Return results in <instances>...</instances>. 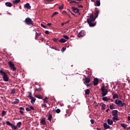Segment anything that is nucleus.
Masks as SVG:
<instances>
[{
	"label": "nucleus",
	"instance_id": "49530a36",
	"mask_svg": "<svg viewBox=\"0 0 130 130\" xmlns=\"http://www.w3.org/2000/svg\"><path fill=\"white\" fill-rule=\"evenodd\" d=\"M59 10H63V5L59 7Z\"/></svg>",
	"mask_w": 130,
	"mask_h": 130
},
{
	"label": "nucleus",
	"instance_id": "680f3d73",
	"mask_svg": "<svg viewBox=\"0 0 130 130\" xmlns=\"http://www.w3.org/2000/svg\"><path fill=\"white\" fill-rule=\"evenodd\" d=\"M67 11H68V12H70V13H71V12H72V11H71V10H70L69 9H67Z\"/></svg>",
	"mask_w": 130,
	"mask_h": 130
},
{
	"label": "nucleus",
	"instance_id": "c03bdc74",
	"mask_svg": "<svg viewBox=\"0 0 130 130\" xmlns=\"http://www.w3.org/2000/svg\"><path fill=\"white\" fill-rule=\"evenodd\" d=\"M0 74H1V75H3V76H4V75L6 74V73H5L4 72H3L2 70H0Z\"/></svg>",
	"mask_w": 130,
	"mask_h": 130
},
{
	"label": "nucleus",
	"instance_id": "0eeeda50",
	"mask_svg": "<svg viewBox=\"0 0 130 130\" xmlns=\"http://www.w3.org/2000/svg\"><path fill=\"white\" fill-rule=\"evenodd\" d=\"M71 9L73 10V12L75 13V14H79V16L81 15V13H80V9L74 7H71Z\"/></svg>",
	"mask_w": 130,
	"mask_h": 130
},
{
	"label": "nucleus",
	"instance_id": "ddd939ff",
	"mask_svg": "<svg viewBox=\"0 0 130 130\" xmlns=\"http://www.w3.org/2000/svg\"><path fill=\"white\" fill-rule=\"evenodd\" d=\"M113 120H112L110 119H107V122L109 125H112V124H113Z\"/></svg>",
	"mask_w": 130,
	"mask_h": 130
},
{
	"label": "nucleus",
	"instance_id": "f03ea898",
	"mask_svg": "<svg viewBox=\"0 0 130 130\" xmlns=\"http://www.w3.org/2000/svg\"><path fill=\"white\" fill-rule=\"evenodd\" d=\"M118 111L117 110H114L112 111V114L113 116L112 119L113 121H115V120L118 121L119 119H118Z\"/></svg>",
	"mask_w": 130,
	"mask_h": 130
},
{
	"label": "nucleus",
	"instance_id": "4c0bfd02",
	"mask_svg": "<svg viewBox=\"0 0 130 130\" xmlns=\"http://www.w3.org/2000/svg\"><path fill=\"white\" fill-rule=\"evenodd\" d=\"M110 109L112 110V109H115V108H114V105L113 104H111L110 106Z\"/></svg>",
	"mask_w": 130,
	"mask_h": 130
},
{
	"label": "nucleus",
	"instance_id": "09e8293b",
	"mask_svg": "<svg viewBox=\"0 0 130 130\" xmlns=\"http://www.w3.org/2000/svg\"><path fill=\"white\" fill-rule=\"evenodd\" d=\"M45 33V34H47V35H49L50 32H49V31H48V30H46Z\"/></svg>",
	"mask_w": 130,
	"mask_h": 130
},
{
	"label": "nucleus",
	"instance_id": "6e6d98bb",
	"mask_svg": "<svg viewBox=\"0 0 130 130\" xmlns=\"http://www.w3.org/2000/svg\"><path fill=\"white\" fill-rule=\"evenodd\" d=\"M62 14H66L67 15H68V13L64 10L62 11Z\"/></svg>",
	"mask_w": 130,
	"mask_h": 130
},
{
	"label": "nucleus",
	"instance_id": "864d4df0",
	"mask_svg": "<svg viewBox=\"0 0 130 130\" xmlns=\"http://www.w3.org/2000/svg\"><path fill=\"white\" fill-rule=\"evenodd\" d=\"M90 122H91V124H94V120L91 119Z\"/></svg>",
	"mask_w": 130,
	"mask_h": 130
},
{
	"label": "nucleus",
	"instance_id": "2f4dec72",
	"mask_svg": "<svg viewBox=\"0 0 130 130\" xmlns=\"http://www.w3.org/2000/svg\"><path fill=\"white\" fill-rule=\"evenodd\" d=\"M121 126H122V127H123V128H124V129H125L126 128V124H124V123H122L120 124Z\"/></svg>",
	"mask_w": 130,
	"mask_h": 130
},
{
	"label": "nucleus",
	"instance_id": "b1692460",
	"mask_svg": "<svg viewBox=\"0 0 130 130\" xmlns=\"http://www.w3.org/2000/svg\"><path fill=\"white\" fill-rule=\"evenodd\" d=\"M102 100L103 101H105L106 102H108V98L107 96H104L102 98Z\"/></svg>",
	"mask_w": 130,
	"mask_h": 130
},
{
	"label": "nucleus",
	"instance_id": "774afa93",
	"mask_svg": "<svg viewBox=\"0 0 130 130\" xmlns=\"http://www.w3.org/2000/svg\"><path fill=\"white\" fill-rule=\"evenodd\" d=\"M127 130H130V127L127 128Z\"/></svg>",
	"mask_w": 130,
	"mask_h": 130
},
{
	"label": "nucleus",
	"instance_id": "dca6fc26",
	"mask_svg": "<svg viewBox=\"0 0 130 130\" xmlns=\"http://www.w3.org/2000/svg\"><path fill=\"white\" fill-rule=\"evenodd\" d=\"M99 15V11H96L94 13V19L96 20V18H98V16Z\"/></svg>",
	"mask_w": 130,
	"mask_h": 130
},
{
	"label": "nucleus",
	"instance_id": "1a4fd4ad",
	"mask_svg": "<svg viewBox=\"0 0 130 130\" xmlns=\"http://www.w3.org/2000/svg\"><path fill=\"white\" fill-rule=\"evenodd\" d=\"M3 80L4 82H9V76L7 74L3 75Z\"/></svg>",
	"mask_w": 130,
	"mask_h": 130
},
{
	"label": "nucleus",
	"instance_id": "f8f14e48",
	"mask_svg": "<svg viewBox=\"0 0 130 130\" xmlns=\"http://www.w3.org/2000/svg\"><path fill=\"white\" fill-rule=\"evenodd\" d=\"M40 122V123L43 124V125H46V121H45V119L43 118H42Z\"/></svg>",
	"mask_w": 130,
	"mask_h": 130
},
{
	"label": "nucleus",
	"instance_id": "6ab92c4d",
	"mask_svg": "<svg viewBox=\"0 0 130 130\" xmlns=\"http://www.w3.org/2000/svg\"><path fill=\"white\" fill-rule=\"evenodd\" d=\"M19 110L20 113H21V114H24V110H25V109L21 107L19 108Z\"/></svg>",
	"mask_w": 130,
	"mask_h": 130
},
{
	"label": "nucleus",
	"instance_id": "13d9d810",
	"mask_svg": "<svg viewBox=\"0 0 130 130\" xmlns=\"http://www.w3.org/2000/svg\"><path fill=\"white\" fill-rule=\"evenodd\" d=\"M42 106H43L44 108H46V107H47V106H46V104H44L42 105Z\"/></svg>",
	"mask_w": 130,
	"mask_h": 130
},
{
	"label": "nucleus",
	"instance_id": "4468645a",
	"mask_svg": "<svg viewBox=\"0 0 130 130\" xmlns=\"http://www.w3.org/2000/svg\"><path fill=\"white\" fill-rule=\"evenodd\" d=\"M104 127L105 129H107L108 128H110V126L108 124H107V123H104Z\"/></svg>",
	"mask_w": 130,
	"mask_h": 130
},
{
	"label": "nucleus",
	"instance_id": "3c124183",
	"mask_svg": "<svg viewBox=\"0 0 130 130\" xmlns=\"http://www.w3.org/2000/svg\"><path fill=\"white\" fill-rule=\"evenodd\" d=\"M25 110H26L27 112L31 111V110H30V108H26Z\"/></svg>",
	"mask_w": 130,
	"mask_h": 130
},
{
	"label": "nucleus",
	"instance_id": "a18cd8bd",
	"mask_svg": "<svg viewBox=\"0 0 130 130\" xmlns=\"http://www.w3.org/2000/svg\"><path fill=\"white\" fill-rule=\"evenodd\" d=\"M53 40L54 41V42H57V41H58V39L54 38L53 39Z\"/></svg>",
	"mask_w": 130,
	"mask_h": 130
},
{
	"label": "nucleus",
	"instance_id": "338daca9",
	"mask_svg": "<svg viewBox=\"0 0 130 130\" xmlns=\"http://www.w3.org/2000/svg\"><path fill=\"white\" fill-rule=\"evenodd\" d=\"M127 118H128V120H129L130 121V116H128Z\"/></svg>",
	"mask_w": 130,
	"mask_h": 130
},
{
	"label": "nucleus",
	"instance_id": "393cba45",
	"mask_svg": "<svg viewBox=\"0 0 130 130\" xmlns=\"http://www.w3.org/2000/svg\"><path fill=\"white\" fill-rule=\"evenodd\" d=\"M35 96L37 98H38V99H43L42 95L40 94H36Z\"/></svg>",
	"mask_w": 130,
	"mask_h": 130
},
{
	"label": "nucleus",
	"instance_id": "e2e57ef3",
	"mask_svg": "<svg viewBox=\"0 0 130 130\" xmlns=\"http://www.w3.org/2000/svg\"><path fill=\"white\" fill-rule=\"evenodd\" d=\"M47 25L48 26H51V23H47Z\"/></svg>",
	"mask_w": 130,
	"mask_h": 130
},
{
	"label": "nucleus",
	"instance_id": "e433bc0d",
	"mask_svg": "<svg viewBox=\"0 0 130 130\" xmlns=\"http://www.w3.org/2000/svg\"><path fill=\"white\" fill-rule=\"evenodd\" d=\"M105 107H106V105L105 104L102 105V110H105Z\"/></svg>",
	"mask_w": 130,
	"mask_h": 130
},
{
	"label": "nucleus",
	"instance_id": "bb28decb",
	"mask_svg": "<svg viewBox=\"0 0 130 130\" xmlns=\"http://www.w3.org/2000/svg\"><path fill=\"white\" fill-rule=\"evenodd\" d=\"M43 101H44V103L45 104V103H48V98L46 97L45 99H43Z\"/></svg>",
	"mask_w": 130,
	"mask_h": 130
},
{
	"label": "nucleus",
	"instance_id": "c85d7f7f",
	"mask_svg": "<svg viewBox=\"0 0 130 130\" xmlns=\"http://www.w3.org/2000/svg\"><path fill=\"white\" fill-rule=\"evenodd\" d=\"M59 42L61 43H64V42H67V40L64 39H61V40H59Z\"/></svg>",
	"mask_w": 130,
	"mask_h": 130
},
{
	"label": "nucleus",
	"instance_id": "72a5a7b5",
	"mask_svg": "<svg viewBox=\"0 0 130 130\" xmlns=\"http://www.w3.org/2000/svg\"><path fill=\"white\" fill-rule=\"evenodd\" d=\"M85 94H86V95H89V94H90V89H87L85 90Z\"/></svg>",
	"mask_w": 130,
	"mask_h": 130
},
{
	"label": "nucleus",
	"instance_id": "6e6552de",
	"mask_svg": "<svg viewBox=\"0 0 130 130\" xmlns=\"http://www.w3.org/2000/svg\"><path fill=\"white\" fill-rule=\"evenodd\" d=\"M85 30H81L78 35V37H79V38H81V37H84L85 36Z\"/></svg>",
	"mask_w": 130,
	"mask_h": 130
},
{
	"label": "nucleus",
	"instance_id": "a19ab883",
	"mask_svg": "<svg viewBox=\"0 0 130 130\" xmlns=\"http://www.w3.org/2000/svg\"><path fill=\"white\" fill-rule=\"evenodd\" d=\"M15 92H16V89L15 88H14V89H12L11 94H15Z\"/></svg>",
	"mask_w": 130,
	"mask_h": 130
},
{
	"label": "nucleus",
	"instance_id": "de8ad7c7",
	"mask_svg": "<svg viewBox=\"0 0 130 130\" xmlns=\"http://www.w3.org/2000/svg\"><path fill=\"white\" fill-rule=\"evenodd\" d=\"M58 12H55L53 13L52 16H55L56 15H58Z\"/></svg>",
	"mask_w": 130,
	"mask_h": 130
},
{
	"label": "nucleus",
	"instance_id": "7ed1b4c3",
	"mask_svg": "<svg viewBox=\"0 0 130 130\" xmlns=\"http://www.w3.org/2000/svg\"><path fill=\"white\" fill-rule=\"evenodd\" d=\"M115 104L119 107H123V106H126L125 103H123L122 101L118 100H116L115 101Z\"/></svg>",
	"mask_w": 130,
	"mask_h": 130
},
{
	"label": "nucleus",
	"instance_id": "39448f33",
	"mask_svg": "<svg viewBox=\"0 0 130 130\" xmlns=\"http://www.w3.org/2000/svg\"><path fill=\"white\" fill-rule=\"evenodd\" d=\"M102 90V95L103 97H105V96H106L107 95V93H108V89H106V87H105V86H103L101 88Z\"/></svg>",
	"mask_w": 130,
	"mask_h": 130
},
{
	"label": "nucleus",
	"instance_id": "cd10ccee",
	"mask_svg": "<svg viewBox=\"0 0 130 130\" xmlns=\"http://www.w3.org/2000/svg\"><path fill=\"white\" fill-rule=\"evenodd\" d=\"M118 98V94L117 93H115L113 95V99H116Z\"/></svg>",
	"mask_w": 130,
	"mask_h": 130
},
{
	"label": "nucleus",
	"instance_id": "9b49d317",
	"mask_svg": "<svg viewBox=\"0 0 130 130\" xmlns=\"http://www.w3.org/2000/svg\"><path fill=\"white\" fill-rule=\"evenodd\" d=\"M91 82V79L89 77H85V81L84 82V84H89Z\"/></svg>",
	"mask_w": 130,
	"mask_h": 130
},
{
	"label": "nucleus",
	"instance_id": "423d86ee",
	"mask_svg": "<svg viewBox=\"0 0 130 130\" xmlns=\"http://www.w3.org/2000/svg\"><path fill=\"white\" fill-rule=\"evenodd\" d=\"M8 64H9V67L10 68L11 70L13 71V72H14V71H16V69L15 67V64H14V63H13V62H12V61H9Z\"/></svg>",
	"mask_w": 130,
	"mask_h": 130
},
{
	"label": "nucleus",
	"instance_id": "8fccbe9b",
	"mask_svg": "<svg viewBox=\"0 0 130 130\" xmlns=\"http://www.w3.org/2000/svg\"><path fill=\"white\" fill-rule=\"evenodd\" d=\"M77 6H78V8H83V6L80 5L79 4H77Z\"/></svg>",
	"mask_w": 130,
	"mask_h": 130
},
{
	"label": "nucleus",
	"instance_id": "37998d69",
	"mask_svg": "<svg viewBox=\"0 0 130 130\" xmlns=\"http://www.w3.org/2000/svg\"><path fill=\"white\" fill-rule=\"evenodd\" d=\"M55 112H56V113H60V109H57V110H55Z\"/></svg>",
	"mask_w": 130,
	"mask_h": 130
},
{
	"label": "nucleus",
	"instance_id": "f3484780",
	"mask_svg": "<svg viewBox=\"0 0 130 130\" xmlns=\"http://www.w3.org/2000/svg\"><path fill=\"white\" fill-rule=\"evenodd\" d=\"M24 8H26V9H27L28 10H30L31 9V6H30V4L29 3H26L24 5Z\"/></svg>",
	"mask_w": 130,
	"mask_h": 130
},
{
	"label": "nucleus",
	"instance_id": "a211bd4d",
	"mask_svg": "<svg viewBox=\"0 0 130 130\" xmlns=\"http://www.w3.org/2000/svg\"><path fill=\"white\" fill-rule=\"evenodd\" d=\"M100 1L97 0L95 3H94V6L95 7H100Z\"/></svg>",
	"mask_w": 130,
	"mask_h": 130
},
{
	"label": "nucleus",
	"instance_id": "4be33fe9",
	"mask_svg": "<svg viewBox=\"0 0 130 130\" xmlns=\"http://www.w3.org/2000/svg\"><path fill=\"white\" fill-rule=\"evenodd\" d=\"M15 100H16V101H14V102H12V104H14V105L19 104V100L16 99Z\"/></svg>",
	"mask_w": 130,
	"mask_h": 130
},
{
	"label": "nucleus",
	"instance_id": "c756f323",
	"mask_svg": "<svg viewBox=\"0 0 130 130\" xmlns=\"http://www.w3.org/2000/svg\"><path fill=\"white\" fill-rule=\"evenodd\" d=\"M21 125H22V122H19L17 123L16 127L20 128V127H21Z\"/></svg>",
	"mask_w": 130,
	"mask_h": 130
},
{
	"label": "nucleus",
	"instance_id": "f257e3e1",
	"mask_svg": "<svg viewBox=\"0 0 130 130\" xmlns=\"http://www.w3.org/2000/svg\"><path fill=\"white\" fill-rule=\"evenodd\" d=\"M95 21V18H94V15L91 14L89 15V18L87 19V22L89 24V27H94L96 26V22L94 23H92Z\"/></svg>",
	"mask_w": 130,
	"mask_h": 130
},
{
	"label": "nucleus",
	"instance_id": "4d7b16f0",
	"mask_svg": "<svg viewBox=\"0 0 130 130\" xmlns=\"http://www.w3.org/2000/svg\"><path fill=\"white\" fill-rule=\"evenodd\" d=\"M30 109H31V110H34V107L30 106L29 108Z\"/></svg>",
	"mask_w": 130,
	"mask_h": 130
},
{
	"label": "nucleus",
	"instance_id": "79ce46f5",
	"mask_svg": "<svg viewBox=\"0 0 130 130\" xmlns=\"http://www.w3.org/2000/svg\"><path fill=\"white\" fill-rule=\"evenodd\" d=\"M36 91H38V92H41V91H42V88H36Z\"/></svg>",
	"mask_w": 130,
	"mask_h": 130
},
{
	"label": "nucleus",
	"instance_id": "473e14b6",
	"mask_svg": "<svg viewBox=\"0 0 130 130\" xmlns=\"http://www.w3.org/2000/svg\"><path fill=\"white\" fill-rule=\"evenodd\" d=\"M28 98L31 99L32 97V92L31 91L28 92V95L27 96Z\"/></svg>",
	"mask_w": 130,
	"mask_h": 130
},
{
	"label": "nucleus",
	"instance_id": "9d476101",
	"mask_svg": "<svg viewBox=\"0 0 130 130\" xmlns=\"http://www.w3.org/2000/svg\"><path fill=\"white\" fill-rule=\"evenodd\" d=\"M98 83H99V79H98L97 78H94L93 79L94 86H97V85H98Z\"/></svg>",
	"mask_w": 130,
	"mask_h": 130
},
{
	"label": "nucleus",
	"instance_id": "58836bf2",
	"mask_svg": "<svg viewBox=\"0 0 130 130\" xmlns=\"http://www.w3.org/2000/svg\"><path fill=\"white\" fill-rule=\"evenodd\" d=\"M63 38H64L65 39H67V40H69V39H70V37H69L68 36H67L66 35H63Z\"/></svg>",
	"mask_w": 130,
	"mask_h": 130
},
{
	"label": "nucleus",
	"instance_id": "052dcab7",
	"mask_svg": "<svg viewBox=\"0 0 130 130\" xmlns=\"http://www.w3.org/2000/svg\"><path fill=\"white\" fill-rule=\"evenodd\" d=\"M64 24H68L69 23H70V20H68L67 22H64Z\"/></svg>",
	"mask_w": 130,
	"mask_h": 130
},
{
	"label": "nucleus",
	"instance_id": "20e7f679",
	"mask_svg": "<svg viewBox=\"0 0 130 130\" xmlns=\"http://www.w3.org/2000/svg\"><path fill=\"white\" fill-rule=\"evenodd\" d=\"M24 23L28 25H32L33 26V25H34V22H33V20H32V19L29 17L25 18Z\"/></svg>",
	"mask_w": 130,
	"mask_h": 130
},
{
	"label": "nucleus",
	"instance_id": "7c9ffc66",
	"mask_svg": "<svg viewBox=\"0 0 130 130\" xmlns=\"http://www.w3.org/2000/svg\"><path fill=\"white\" fill-rule=\"evenodd\" d=\"M69 3L70 5H72V4H76L77 5V4H79V3L76 2L75 1H70Z\"/></svg>",
	"mask_w": 130,
	"mask_h": 130
},
{
	"label": "nucleus",
	"instance_id": "0e129e2a",
	"mask_svg": "<svg viewBox=\"0 0 130 130\" xmlns=\"http://www.w3.org/2000/svg\"><path fill=\"white\" fill-rule=\"evenodd\" d=\"M66 23H64V22H63L61 23V26H63V25H65Z\"/></svg>",
	"mask_w": 130,
	"mask_h": 130
},
{
	"label": "nucleus",
	"instance_id": "412c9836",
	"mask_svg": "<svg viewBox=\"0 0 130 130\" xmlns=\"http://www.w3.org/2000/svg\"><path fill=\"white\" fill-rule=\"evenodd\" d=\"M5 6L6 7H9V8H11L13 6V5L10 2H6L5 3Z\"/></svg>",
	"mask_w": 130,
	"mask_h": 130
},
{
	"label": "nucleus",
	"instance_id": "a878e982",
	"mask_svg": "<svg viewBox=\"0 0 130 130\" xmlns=\"http://www.w3.org/2000/svg\"><path fill=\"white\" fill-rule=\"evenodd\" d=\"M21 2V0H14L13 1L14 5H17V4H19Z\"/></svg>",
	"mask_w": 130,
	"mask_h": 130
},
{
	"label": "nucleus",
	"instance_id": "5701e85b",
	"mask_svg": "<svg viewBox=\"0 0 130 130\" xmlns=\"http://www.w3.org/2000/svg\"><path fill=\"white\" fill-rule=\"evenodd\" d=\"M11 127L13 130H18V127H17V126H16L13 124H12V125L11 126Z\"/></svg>",
	"mask_w": 130,
	"mask_h": 130
},
{
	"label": "nucleus",
	"instance_id": "ea45409f",
	"mask_svg": "<svg viewBox=\"0 0 130 130\" xmlns=\"http://www.w3.org/2000/svg\"><path fill=\"white\" fill-rule=\"evenodd\" d=\"M2 116H5V115H6V114H7V111H2Z\"/></svg>",
	"mask_w": 130,
	"mask_h": 130
},
{
	"label": "nucleus",
	"instance_id": "603ef678",
	"mask_svg": "<svg viewBox=\"0 0 130 130\" xmlns=\"http://www.w3.org/2000/svg\"><path fill=\"white\" fill-rule=\"evenodd\" d=\"M66 48L63 47V48H62V49H61L62 52H63V51H66Z\"/></svg>",
	"mask_w": 130,
	"mask_h": 130
},
{
	"label": "nucleus",
	"instance_id": "bf43d9fd",
	"mask_svg": "<svg viewBox=\"0 0 130 130\" xmlns=\"http://www.w3.org/2000/svg\"><path fill=\"white\" fill-rule=\"evenodd\" d=\"M71 13L72 14V15H73V16H74V17H76V15L75 14H74V13L71 12Z\"/></svg>",
	"mask_w": 130,
	"mask_h": 130
},
{
	"label": "nucleus",
	"instance_id": "aec40b11",
	"mask_svg": "<svg viewBox=\"0 0 130 130\" xmlns=\"http://www.w3.org/2000/svg\"><path fill=\"white\" fill-rule=\"evenodd\" d=\"M31 99L30 102L31 104L34 105L35 102L36 101V99H35V98L34 97H32L31 98V99Z\"/></svg>",
	"mask_w": 130,
	"mask_h": 130
},
{
	"label": "nucleus",
	"instance_id": "5fc2aeb1",
	"mask_svg": "<svg viewBox=\"0 0 130 130\" xmlns=\"http://www.w3.org/2000/svg\"><path fill=\"white\" fill-rule=\"evenodd\" d=\"M41 26L42 27H43V28H46V26H45V25H44L43 24L41 23Z\"/></svg>",
	"mask_w": 130,
	"mask_h": 130
},
{
	"label": "nucleus",
	"instance_id": "69168bd1",
	"mask_svg": "<svg viewBox=\"0 0 130 130\" xmlns=\"http://www.w3.org/2000/svg\"><path fill=\"white\" fill-rule=\"evenodd\" d=\"M108 111H109V108H108V109L106 110V112H107V113H108Z\"/></svg>",
	"mask_w": 130,
	"mask_h": 130
},
{
	"label": "nucleus",
	"instance_id": "c9c22d12",
	"mask_svg": "<svg viewBox=\"0 0 130 130\" xmlns=\"http://www.w3.org/2000/svg\"><path fill=\"white\" fill-rule=\"evenodd\" d=\"M6 123L7 124V125H9L10 126H12V125H13V124H12L11 122H10V121H6Z\"/></svg>",
	"mask_w": 130,
	"mask_h": 130
},
{
	"label": "nucleus",
	"instance_id": "2eb2a0df",
	"mask_svg": "<svg viewBox=\"0 0 130 130\" xmlns=\"http://www.w3.org/2000/svg\"><path fill=\"white\" fill-rule=\"evenodd\" d=\"M40 35H41V32L38 33L37 32H36V36H35V39L36 40H37L38 39V37H39V36H40Z\"/></svg>",
	"mask_w": 130,
	"mask_h": 130
},
{
	"label": "nucleus",
	"instance_id": "f704fd0d",
	"mask_svg": "<svg viewBox=\"0 0 130 130\" xmlns=\"http://www.w3.org/2000/svg\"><path fill=\"white\" fill-rule=\"evenodd\" d=\"M51 119H52V115L50 114L48 117V120H49V121H51Z\"/></svg>",
	"mask_w": 130,
	"mask_h": 130
}]
</instances>
